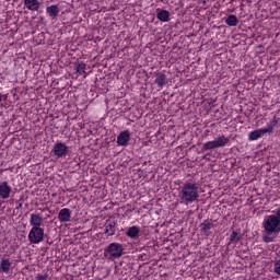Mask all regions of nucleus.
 <instances>
[{"label": "nucleus", "instance_id": "f8f14e48", "mask_svg": "<svg viewBox=\"0 0 280 280\" xmlns=\"http://www.w3.org/2000/svg\"><path fill=\"white\" fill-rule=\"evenodd\" d=\"M10 194H12V187H10L8 182L0 183V198H2V200H8Z\"/></svg>", "mask_w": 280, "mask_h": 280}, {"label": "nucleus", "instance_id": "393cba45", "mask_svg": "<svg viewBox=\"0 0 280 280\" xmlns=\"http://www.w3.org/2000/svg\"><path fill=\"white\" fill-rule=\"evenodd\" d=\"M3 100H8V96L0 93V102H3Z\"/></svg>", "mask_w": 280, "mask_h": 280}, {"label": "nucleus", "instance_id": "4468645a", "mask_svg": "<svg viewBox=\"0 0 280 280\" xmlns=\"http://www.w3.org/2000/svg\"><path fill=\"white\" fill-rule=\"evenodd\" d=\"M71 210L69 208H63L58 213V220L61 223L71 222Z\"/></svg>", "mask_w": 280, "mask_h": 280}, {"label": "nucleus", "instance_id": "a878e982", "mask_svg": "<svg viewBox=\"0 0 280 280\" xmlns=\"http://www.w3.org/2000/svg\"><path fill=\"white\" fill-rule=\"evenodd\" d=\"M16 209H23V202H20L16 207Z\"/></svg>", "mask_w": 280, "mask_h": 280}, {"label": "nucleus", "instance_id": "dca6fc26", "mask_svg": "<svg viewBox=\"0 0 280 280\" xmlns=\"http://www.w3.org/2000/svg\"><path fill=\"white\" fill-rule=\"evenodd\" d=\"M139 233H141V229L137 225H132L127 230L126 235L127 237H130V240H137L139 237Z\"/></svg>", "mask_w": 280, "mask_h": 280}, {"label": "nucleus", "instance_id": "2eb2a0df", "mask_svg": "<svg viewBox=\"0 0 280 280\" xmlns=\"http://www.w3.org/2000/svg\"><path fill=\"white\" fill-rule=\"evenodd\" d=\"M24 5L31 12H38L40 10V2L38 0H24Z\"/></svg>", "mask_w": 280, "mask_h": 280}, {"label": "nucleus", "instance_id": "f257e3e1", "mask_svg": "<svg viewBox=\"0 0 280 280\" xmlns=\"http://www.w3.org/2000/svg\"><path fill=\"white\" fill-rule=\"evenodd\" d=\"M262 241L266 244L275 242L280 233V207H278L272 214L267 215L262 222Z\"/></svg>", "mask_w": 280, "mask_h": 280}, {"label": "nucleus", "instance_id": "0eeeda50", "mask_svg": "<svg viewBox=\"0 0 280 280\" xmlns=\"http://www.w3.org/2000/svg\"><path fill=\"white\" fill-rule=\"evenodd\" d=\"M45 240V229L32 228L28 233L30 244H40Z\"/></svg>", "mask_w": 280, "mask_h": 280}, {"label": "nucleus", "instance_id": "b1692460", "mask_svg": "<svg viewBox=\"0 0 280 280\" xmlns=\"http://www.w3.org/2000/svg\"><path fill=\"white\" fill-rule=\"evenodd\" d=\"M275 272L280 276V259L275 262Z\"/></svg>", "mask_w": 280, "mask_h": 280}, {"label": "nucleus", "instance_id": "423d86ee", "mask_svg": "<svg viewBox=\"0 0 280 280\" xmlns=\"http://www.w3.org/2000/svg\"><path fill=\"white\" fill-rule=\"evenodd\" d=\"M124 245L121 243H110L106 249L105 255H109V259H119L124 256Z\"/></svg>", "mask_w": 280, "mask_h": 280}, {"label": "nucleus", "instance_id": "aec40b11", "mask_svg": "<svg viewBox=\"0 0 280 280\" xmlns=\"http://www.w3.org/2000/svg\"><path fill=\"white\" fill-rule=\"evenodd\" d=\"M226 25L229 27H236V25L240 23V20L237 19V15L230 14L225 20Z\"/></svg>", "mask_w": 280, "mask_h": 280}, {"label": "nucleus", "instance_id": "bb28decb", "mask_svg": "<svg viewBox=\"0 0 280 280\" xmlns=\"http://www.w3.org/2000/svg\"><path fill=\"white\" fill-rule=\"evenodd\" d=\"M144 165H148V162H144Z\"/></svg>", "mask_w": 280, "mask_h": 280}, {"label": "nucleus", "instance_id": "f3484780", "mask_svg": "<svg viewBox=\"0 0 280 280\" xmlns=\"http://www.w3.org/2000/svg\"><path fill=\"white\" fill-rule=\"evenodd\" d=\"M156 12V19L159 21H161L162 23H167V21H170V11L158 9Z\"/></svg>", "mask_w": 280, "mask_h": 280}, {"label": "nucleus", "instance_id": "412c9836", "mask_svg": "<svg viewBox=\"0 0 280 280\" xmlns=\"http://www.w3.org/2000/svg\"><path fill=\"white\" fill-rule=\"evenodd\" d=\"M242 240V235H240V231H233L230 235V242H229V246H231V244H237L240 243Z\"/></svg>", "mask_w": 280, "mask_h": 280}, {"label": "nucleus", "instance_id": "f03ea898", "mask_svg": "<svg viewBox=\"0 0 280 280\" xmlns=\"http://www.w3.org/2000/svg\"><path fill=\"white\" fill-rule=\"evenodd\" d=\"M179 198L184 205H191V202H196V200L200 198V195H198V185L186 182L180 188Z\"/></svg>", "mask_w": 280, "mask_h": 280}, {"label": "nucleus", "instance_id": "39448f33", "mask_svg": "<svg viewBox=\"0 0 280 280\" xmlns=\"http://www.w3.org/2000/svg\"><path fill=\"white\" fill-rule=\"evenodd\" d=\"M50 154L56 159H67L68 154H71V149L65 142H56Z\"/></svg>", "mask_w": 280, "mask_h": 280}, {"label": "nucleus", "instance_id": "4be33fe9", "mask_svg": "<svg viewBox=\"0 0 280 280\" xmlns=\"http://www.w3.org/2000/svg\"><path fill=\"white\" fill-rule=\"evenodd\" d=\"M74 67H75V71H77V73H79V75H84V73H86V63H84L83 61L75 62Z\"/></svg>", "mask_w": 280, "mask_h": 280}, {"label": "nucleus", "instance_id": "7ed1b4c3", "mask_svg": "<svg viewBox=\"0 0 280 280\" xmlns=\"http://www.w3.org/2000/svg\"><path fill=\"white\" fill-rule=\"evenodd\" d=\"M279 125V118L277 116L267 125V127L261 129L253 130L248 133L249 141H257V139H261L264 135H272L275 132L276 126Z\"/></svg>", "mask_w": 280, "mask_h": 280}, {"label": "nucleus", "instance_id": "cd10ccee", "mask_svg": "<svg viewBox=\"0 0 280 280\" xmlns=\"http://www.w3.org/2000/svg\"><path fill=\"white\" fill-rule=\"evenodd\" d=\"M21 200H23V197L20 199V202H21Z\"/></svg>", "mask_w": 280, "mask_h": 280}, {"label": "nucleus", "instance_id": "6e6552de", "mask_svg": "<svg viewBox=\"0 0 280 280\" xmlns=\"http://www.w3.org/2000/svg\"><path fill=\"white\" fill-rule=\"evenodd\" d=\"M115 233H117V221H115V218H109L105 222V235L112 237Z\"/></svg>", "mask_w": 280, "mask_h": 280}, {"label": "nucleus", "instance_id": "5701e85b", "mask_svg": "<svg viewBox=\"0 0 280 280\" xmlns=\"http://www.w3.org/2000/svg\"><path fill=\"white\" fill-rule=\"evenodd\" d=\"M49 276L43 275V273H37L35 277V280H47Z\"/></svg>", "mask_w": 280, "mask_h": 280}, {"label": "nucleus", "instance_id": "9b49d317", "mask_svg": "<svg viewBox=\"0 0 280 280\" xmlns=\"http://www.w3.org/2000/svg\"><path fill=\"white\" fill-rule=\"evenodd\" d=\"M201 234L206 237H209L211 235V230L213 228L212 220L206 219L202 223L199 225Z\"/></svg>", "mask_w": 280, "mask_h": 280}, {"label": "nucleus", "instance_id": "9d476101", "mask_svg": "<svg viewBox=\"0 0 280 280\" xmlns=\"http://www.w3.org/2000/svg\"><path fill=\"white\" fill-rule=\"evenodd\" d=\"M130 143V131L124 130L117 136V145L126 148Z\"/></svg>", "mask_w": 280, "mask_h": 280}, {"label": "nucleus", "instance_id": "ddd939ff", "mask_svg": "<svg viewBox=\"0 0 280 280\" xmlns=\"http://www.w3.org/2000/svg\"><path fill=\"white\" fill-rule=\"evenodd\" d=\"M155 84L158 89H163V86H167V75L163 72L155 73Z\"/></svg>", "mask_w": 280, "mask_h": 280}, {"label": "nucleus", "instance_id": "20e7f679", "mask_svg": "<svg viewBox=\"0 0 280 280\" xmlns=\"http://www.w3.org/2000/svg\"><path fill=\"white\" fill-rule=\"evenodd\" d=\"M231 143V139L224 135L219 136L217 139L208 141L202 144V152H207L209 150H218V148H225Z\"/></svg>", "mask_w": 280, "mask_h": 280}, {"label": "nucleus", "instance_id": "1a4fd4ad", "mask_svg": "<svg viewBox=\"0 0 280 280\" xmlns=\"http://www.w3.org/2000/svg\"><path fill=\"white\" fill-rule=\"evenodd\" d=\"M44 222H45V219L40 213L31 214L30 224L32 229H40Z\"/></svg>", "mask_w": 280, "mask_h": 280}, {"label": "nucleus", "instance_id": "6ab92c4d", "mask_svg": "<svg viewBox=\"0 0 280 280\" xmlns=\"http://www.w3.org/2000/svg\"><path fill=\"white\" fill-rule=\"evenodd\" d=\"M0 270L2 272H5L8 275L10 270H12V264L10 262V259L8 258H2L0 261Z\"/></svg>", "mask_w": 280, "mask_h": 280}, {"label": "nucleus", "instance_id": "a211bd4d", "mask_svg": "<svg viewBox=\"0 0 280 280\" xmlns=\"http://www.w3.org/2000/svg\"><path fill=\"white\" fill-rule=\"evenodd\" d=\"M46 13L50 19H56L60 14V8H58V4H52L46 8Z\"/></svg>", "mask_w": 280, "mask_h": 280}]
</instances>
